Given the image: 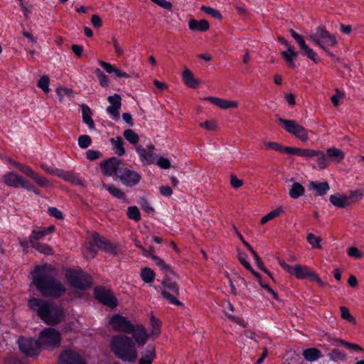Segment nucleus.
Masks as SVG:
<instances>
[{
    "instance_id": "49530a36",
    "label": "nucleus",
    "mask_w": 364,
    "mask_h": 364,
    "mask_svg": "<svg viewBox=\"0 0 364 364\" xmlns=\"http://www.w3.org/2000/svg\"><path fill=\"white\" fill-rule=\"evenodd\" d=\"M328 355L331 360L336 362L343 361L346 358V354L338 349H333Z\"/></svg>"
},
{
    "instance_id": "4468645a",
    "label": "nucleus",
    "mask_w": 364,
    "mask_h": 364,
    "mask_svg": "<svg viewBox=\"0 0 364 364\" xmlns=\"http://www.w3.org/2000/svg\"><path fill=\"white\" fill-rule=\"evenodd\" d=\"M95 297L100 302L108 306L110 308H115L117 306V299L112 292L104 287H97L94 291Z\"/></svg>"
},
{
    "instance_id": "a19ab883",
    "label": "nucleus",
    "mask_w": 364,
    "mask_h": 364,
    "mask_svg": "<svg viewBox=\"0 0 364 364\" xmlns=\"http://www.w3.org/2000/svg\"><path fill=\"white\" fill-rule=\"evenodd\" d=\"M127 215L129 219L133 220L135 222H139L141 220V213L139 209L136 206H129L127 210Z\"/></svg>"
},
{
    "instance_id": "c03bdc74",
    "label": "nucleus",
    "mask_w": 364,
    "mask_h": 364,
    "mask_svg": "<svg viewBox=\"0 0 364 364\" xmlns=\"http://www.w3.org/2000/svg\"><path fill=\"white\" fill-rule=\"evenodd\" d=\"M151 323L153 328L151 331V335L154 336H158L161 333V321L154 317V316L151 315L150 316Z\"/></svg>"
},
{
    "instance_id": "a18cd8bd",
    "label": "nucleus",
    "mask_w": 364,
    "mask_h": 364,
    "mask_svg": "<svg viewBox=\"0 0 364 364\" xmlns=\"http://www.w3.org/2000/svg\"><path fill=\"white\" fill-rule=\"evenodd\" d=\"M340 310H341V316L343 319H344L350 323H352L353 324L356 323L355 318L351 315L349 309L346 306H341Z\"/></svg>"
},
{
    "instance_id": "a211bd4d",
    "label": "nucleus",
    "mask_w": 364,
    "mask_h": 364,
    "mask_svg": "<svg viewBox=\"0 0 364 364\" xmlns=\"http://www.w3.org/2000/svg\"><path fill=\"white\" fill-rule=\"evenodd\" d=\"M92 240L95 245L100 250L116 254L117 247L109 240L101 237L97 232L92 234Z\"/></svg>"
},
{
    "instance_id": "423d86ee",
    "label": "nucleus",
    "mask_w": 364,
    "mask_h": 364,
    "mask_svg": "<svg viewBox=\"0 0 364 364\" xmlns=\"http://www.w3.org/2000/svg\"><path fill=\"white\" fill-rule=\"evenodd\" d=\"M65 277L69 284L74 288L87 289L91 286L90 277L82 272L68 269L65 272Z\"/></svg>"
},
{
    "instance_id": "393cba45",
    "label": "nucleus",
    "mask_w": 364,
    "mask_h": 364,
    "mask_svg": "<svg viewBox=\"0 0 364 364\" xmlns=\"http://www.w3.org/2000/svg\"><path fill=\"white\" fill-rule=\"evenodd\" d=\"M309 189L316 191V196H323L329 191L330 186L327 181H311L309 183Z\"/></svg>"
},
{
    "instance_id": "f704fd0d",
    "label": "nucleus",
    "mask_w": 364,
    "mask_h": 364,
    "mask_svg": "<svg viewBox=\"0 0 364 364\" xmlns=\"http://www.w3.org/2000/svg\"><path fill=\"white\" fill-rule=\"evenodd\" d=\"M281 55L284 58L289 66L295 68L296 65L294 62V58L297 55V53L294 51L291 46H289L287 51H282Z\"/></svg>"
},
{
    "instance_id": "c756f323",
    "label": "nucleus",
    "mask_w": 364,
    "mask_h": 364,
    "mask_svg": "<svg viewBox=\"0 0 364 364\" xmlns=\"http://www.w3.org/2000/svg\"><path fill=\"white\" fill-rule=\"evenodd\" d=\"M110 143L112 149L117 155L119 156L124 155L125 149L124 147V141L120 136H117L116 137L111 138Z\"/></svg>"
},
{
    "instance_id": "dca6fc26",
    "label": "nucleus",
    "mask_w": 364,
    "mask_h": 364,
    "mask_svg": "<svg viewBox=\"0 0 364 364\" xmlns=\"http://www.w3.org/2000/svg\"><path fill=\"white\" fill-rule=\"evenodd\" d=\"M58 364H87L84 359L77 353L67 350L59 355Z\"/></svg>"
},
{
    "instance_id": "ddd939ff",
    "label": "nucleus",
    "mask_w": 364,
    "mask_h": 364,
    "mask_svg": "<svg viewBox=\"0 0 364 364\" xmlns=\"http://www.w3.org/2000/svg\"><path fill=\"white\" fill-rule=\"evenodd\" d=\"M117 178L124 185L129 187L136 185L141 180L139 173L124 166L118 172Z\"/></svg>"
},
{
    "instance_id": "412c9836",
    "label": "nucleus",
    "mask_w": 364,
    "mask_h": 364,
    "mask_svg": "<svg viewBox=\"0 0 364 364\" xmlns=\"http://www.w3.org/2000/svg\"><path fill=\"white\" fill-rule=\"evenodd\" d=\"M55 230V227L53 225H50L46 228H38L33 230L28 237V241L30 245H33L34 243H38V240L42 239L46 235L52 233Z\"/></svg>"
},
{
    "instance_id": "864d4df0",
    "label": "nucleus",
    "mask_w": 364,
    "mask_h": 364,
    "mask_svg": "<svg viewBox=\"0 0 364 364\" xmlns=\"http://www.w3.org/2000/svg\"><path fill=\"white\" fill-rule=\"evenodd\" d=\"M200 127L208 131H214L218 128V124L215 120L210 119L200 123Z\"/></svg>"
},
{
    "instance_id": "2eb2a0df",
    "label": "nucleus",
    "mask_w": 364,
    "mask_h": 364,
    "mask_svg": "<svg viewBox=\"0 0 364 364\" xmlns=\"http://www.w3.org/2000/svg\"><path fill=\"white\" fill-rule=\"evenodd\" d=\"M3 182L10 187L23 188H29L30 186H27V180L22 176L16 174L13 171H10L3 176Z\"/></svg>"
},
{
    "instance_id": "c9c22d12",
    "label": "nucleus",
    "mask_w": 364,
    "mask_h": 364,
    "mask_svg": "<svg viewBox=\"0 0 364 364\" xmlns=\"http://www.w3.org/2000/svg\"><path fill=\"white\" fill-rule=\"evenodd\" d=\"M308 149H300L290 146H282L281 153L295 154L306 159Z\"/></svg>"
},
{
    "instance_id": "13d9d810",
    "label": "nucleus",
    "mask_w": 364,
    "mask_h": 364,
    "mask_svg": "<svg viewBox=\"0 0 364 364\" xmlns=\"http://www.w3.org/2000/svg\"><path fill=\"white\" fill-rule=\"evenodd\" d=\"M153 3L156 4L159 6L171 11L173 9V4L171 2L168 1L166 0H151Z\"/></svg>"
},
{
    "instance_id": "09e8293b",
    "label": "nucleus",
    "mask_w": 364,
    "mask_h": 364,
    "mask_svg": "<svg viewBox=\"0 0 364 364\" xmlns=\"http://www.w3.org/2000/svg\"><path fill=\"white\" fill-rule=\"evenodd\" d=\"M95 73L100 82V85L102 87H107L109 84L108 77L100 68L95 70Z\"/></svg>"
},
{
    "instance_id": "c85d7f7f",
    "label": "nucleus",
    "mask_w": 364,
    "mask_h": 364,
    "mask_svg": "<svg viewBox=\"0 0 364 364\" xmlns=\"http://www.w3.org/2000/svg\"><path fill=\"white\" fill-rule=\"evenodd\" d=\"M122 98L119 95L114 94L113 96L108 97V101L110 105L107 107V110L109 114H118L119 109L121 107Z\"/></svg>"
},
{
    "instance_id": "5701e85b",
    "label": "nucleus",
    "mask_w": 364,
    "mask_h": 364,
    "mask_svg": "<svg viewBox=\"0 0 364 364\" xmlns=\"http://www.w3.org/2000/svg\"><path fill=\"white\" fill-rule=\"evenodd\" d=\"M204 100L209 101L213 105L224 109L231 107H237L238 106V102L237 101L228 100L215 97H205Z\"/></svg>"
},
{
    "instance_id": "bf43d9fd",
    "label": "nucleus",
    "mask_w": 364,
    "mask_h": 364,
    "mask_svg": "<svg viewBox=\"0 0 364 364\" xmlns=\"http://www.w3.org/2000/svg\"><path fill=\"white\" fill-rule=\"evenodd\" d=\"M56 92L60 97V100H62L63 97L65 95L67 96H72L73 94V91L72 89L67 88V87H58L56 90Z\"/></svg>"
},
{
    "instance_id": "0e129e2a",
    "label": "nucleus",
    "mask_w": 364,
    "mask_h": 364,
    "mask_svg": "<svg viewBox=\"0 0 364 364\" xmlns=\"http://www.w3.org/2000/svg\"><path fill=\"white\" fill-rule=\"evenodd\" d=\"M230 183L232 188L235 189L240 188L244 183L242 180L237 178L234 174L230 176Z\"/></svg>"
},
{
    "instance_id": "9d476101",
    "label": "nucleus",
    "mask_w": 364,
    "mask_h": 364,
    "mask_svg": "<svg viewBox=\"0 0 364 364\" xmlns=\"http://www.w3.org/2000/svg\"><path fill=\"white\" fill-rule=\"evenodd\" d=\"M278 121L287 132L294 135L302 141H306L309 139L306 130L294 120H288L278 118Z\"/></svg>"
},
{
    "instance_id": "5fc2aeb1",
    "label": "nucleus",
    "mask_w": 364,
    "mask_h": 364,
    "mask_svg": "<svg viewBox=\"0 0 364 364\" xmlns=\"http://www.w3.org/2000/svg\"><path fill=\"white\" fill-rule=\"evenodd\" d=\"M347 254L350 257L355 259H361L363 255V252L356 247H349L347 250Z\"/></svg>"
},
{
    "instance_id": "aec40b11",
    "label": "nucleus",
    "mask_w": 364,
    "mask_h": 364,
    "mask_svg": "<svg viewBox=\"0 0 364 364\" xmlns=\"http://www.w3.org/2000/svg\"><path fill=\"white\" fill-rule=\"evenodd\" d=\"M317 158L318 167L320 169H325L329 166V161L327 154L320 150L308 149L306 159Z\"/></svg>"
},
{
    "instance_id": "ea45409f",
    "label": "nucleus",
    "mask_w": 364,
    "mask_h": 364,
    "mask_svg": "<svg viewBox=\"0 0 364 364\" xmlns=\"http://www.w3.org/2000/svg\"><path fill=\"white\" fill-rule=\"evenodd\" d=\"M140 276L144 282L150 283L154 281L155 273L149 267H144L141 269Z\"/></svg>"
},
{
    "instance_id": "f8f14e48",
    "label": "nucleus",
    "mask_w": 364,
    "mask_h": 364,
    "mask_svg": "<svg viewBox=\"0 0 364 364\" xmlns=\"http://www.w3.org/2000/svg\"><path fill=\"white\" fill-rule=\"evenodd\" d=\"M123 166L121 161L116 157H112L100 163L102 172L105 176L115 175L118 177V172L122 171Z\"/></svg>"
},
{
    "instance_id": "9b49d317",
    "label": "nucleus",
    "mask_w": 364,
    "mask_h": 364,
    "mask_svg": "<svg viewBox=\"0 0 364 364\" xmlns=\"http://www.w3.org/2000/svg\"><path fill=\"white\" fill-rule=\"evenodd\" d=\"M14 166L18 168L21 172L32 178L41 187H50L52 184L45 177L40 176L38 173L34 171L31 167L20 164L18 162H14Z\"/></svg>"
},
{
    "instance_id": "4c0bfd02",
    "label": "nucleus",
    "mask_w": 364,
    "mask_h": 364,
    "mask_svg": "<svg viewBox=\"0 0 364 364\" xmlns=\"http://www.w3.org/2000/svg\"><path fill=\"white\" fill-rule=\"evenodd\" d=\"M107 191L114 198L121 199L124 201L127 200V197L124 193L114 185H109L107 187Z\"/></svg>"
},
{
    "instance_id": "20e7f679",
    "label": "nucleus",
    "mask_w": 364,
    "mask_h": 364,
    "mask_svg": "<svg viewBox=\"0 0 364 364\" xmlns=\"http://www.w3.org/2000/svg\"><path fill=\"white\" fill-rule=\"evenodd\" d=\"M38 340L42 348L51 350L60 346L61 335L54 328H46L41 332Z\"/></svg>"
},
{
    "instance_id": "0eeeda50",
    "label": "nucleus",
    "mask_w": 364,
    "mask_h": 364,
    "mask_svg": "<svg viewBox=\"0 0 364 364\" xmlns=\"http://www.w3.org/2000/svg\"><path fill=\"white\" fill-rule=\"evenodd\" d=\"M307 38L318 45L328 54H330V53L327 51L326 47L323 46V40H326L325 43L331 46H334L337 43L336 37L331 35L323 26L318 27L316 33L313 35H309Z\"/></svg>"
},
{
    "instance_id": "b1692460",
    "label": "nucleus",
    "mask_w": 364,
    "mask_h": 364,
    "mask_svg": "<svg viewBox=\"0 0 364 364\" xmlns=\"http://www.w3.org/2000/svg\"><path fill=\"white\" fill-rule=\"evenodd\" d=\"M188 28L192 31L205 32L209 30L210 24L205 19L197 21L194 18H191L188 21Z\"/></svg>"
},
{
    "instance_id": "72a5a7b5",
    "label": "nucleus",
    "mask_w": 364,
    "mask_h": 364,
    "mask_svg": "<svg viewBox=\"0 0 364 364\" xmlns=\"http://www.w3.org/2000/svg\"><path fill=\"white\" fill-rule=\"evenodd\" d=\"M303 356L307 361L313 362L321 357V352L318 348H310L303 351Z\"/></svg>"
},
{
    "instance_id": "e2e57ef3",
    "label": "nucleus",
    "mask_w": 364,
    "mask_h": 364,
    "mask_svg": "<svg viewBox=\"0 0 364 364\" xmlns=\"http://www.w3.org/2000/svg\"><path fill=\"white\" fill-rule=\"evenodd\" d=\"M303 50L307 57L312 60L315 63H318L319 62V59L316 58V53L308 46Z\"/></svg>"
},
{
    "instance_id": "3c124183",
    "label": "nucleus",
    "mask_w": 364,
    "mask_h": 364,
    "mask_svg": "<svg viewBox=\"0 0 364 364\" xmlns=\"http://www.w3.org/2000/svg\"><path fill=\"white\" fill-rule=\"evenodd\" d=\"M92 139L88 135H81L78 138V145L82 149H86L90 146Z\"/></svg>"
},
{
    "instance_id": "774afa93",
    "label": "nucleus",
    "mask_w": 364,
    "mask_h": 364,
    "mask_svg": "<svg viewBox=\"0 0 364 364\" xmlns=\"http://www.w3.org/2000/svg\"><path fill=\"white\" fill-rule=\"evenodd\" d=\"M157 165L164 169L169 168L171 167V163L167 158L159 157L157 160Z\"/></svg>"
},
{
    "instance_id": "e433bc0d",
    "label": "nucleus",
    "mask_w": 364,
    "mask_h": 364,
    "mask_svg": "<svg viewBox=\"0 0 364 364\" xmlns=\"http://www.w3.org/2000/svg\"><path fill=\"white\" fill-rule=\"evenodd\" d=\"M284 210L282 207L277 208V209L271 211L270 213L265 215L260 220V223L262 225H264L267 222L274 219L277 217H279L282 213H283Z\"/></svg>"
},
{
    "instance_id": "7ed1b4c3",
    "label": "nucleus",
    "mask_w": 364,
    "mask_h": 364,
    "mask_svg": "<svg viewBox=\"0 0 364 364\" xmlns=\"http://www.w3.org/2000/svg\"><path fill=\"white\" fill-rule=\"evenodd\" d=\"M109 346L114 355L124 362L133 363L138 357L135 343L128 336H114L111 338Z\"/></svg>"
},
{
    "instance_id": "f3484780",
    "label": "nucleus",
    "mask_w": 364,
    "mask_h": 364,
    "mask_svg": "<svg viewBox=\"0 0 364 364\" xmlns=\"http://www.w3.org/2000/svg\"><path fill=\"white\" fill-rule=\"evenodd\" d=\"M135 149L139 156L140 160L144 165L151 164L154 161V146L149 144L147 149H144L141 145H136Z\"/></svg>"
},
{
    "instance_id": "6e6552de",
    "label": "nucleus",
    "mask_w": 364,
    "mask_h": 364,
    "mask_svg": "<svg viewBox=\"0 0 364 364\" xmlns=\"http://www.w3.org/2000/svg\"><path fill=\"white\" fill-rule=\"evenodd\" d=\"M109 325L111 328L119 333H132L134 324L125 316L116 314L109 319Z\"/></svg>"
},
{
    "instance_id": "1a4fd4ad",
    "label": "nucleus",
    "mask_w": 364,
    "mask_h": 364,
    "mask_svg": "<svg viewBox=\"0 0 364 364\" xmlns=\"http://www.w3.org/2000/svg\"><path fill=\"white\" fill-rule=\"evenodd\" d=\"M18 344L20 350L28 357L37 356L41 348L39 340L31 338L21 337Z\"/></svg>"
},
{
    "instance_id": "bb28decb",
    "label": "nucleus",
    "mask_w": 364,
    "mask_h": 364,
    "mask_svg": "<svg viewBox=\"0 0 364 364\" xmlns=\"http://www.w3.org/2000/svg\"><path fill=\"white\" fill-rule=\"evenodd\" d=\"M99 64L107 71V73L109 74L114 73L118 77H130V75L128 73L123 72L109 63L100 60Z\"/></svg>"
},
{
    "instance_id": "37998d69",
    "label": "nucleus",
    "mask_w": 364,
    "mask_h": 364,
    "mask_svg": "<svg viewBox=\"0 0 364 364\" xmlns=\"http://www.w3.org/2000/svg\"><path fill=\"white\" fill-rule=\"evenodd\" d=\"M306 240L308 242L314 247L317 249H321L322 247L321 245V238L315 235L313 233H309L306 237Z\"/></svg>"
},
{
    "instance_id": "8fccbe9b",
    "label": "nucleus",
    "mask_w": 364,
    "mask_h": 364,
    "mask_svg": "<svg viewBox=\"0 0 364 364\" xmlns=\"http://www.w3.org/2000/svg\"><path fill=\"white\" fill-rule=\"evenodd\" d=\"M200 9L203 12L212 16L214 18H216L220 20L222 18V14L220 13V11L218 10H215L211 7L206 6H202L200 7Z\"/></svg>"
},
{
    "instance_id": "052dcab7",
    "label": "nucleus",
    "mask_w": 364,
    "mask_h": 364,
    "mask_svg": "<svg viewBox=\"0 0 364 364\" xmlns=\"http://www.w3.org/2000/svg\"><path fill=\"white\" fill-rule=\"evenodd\" d=\"M48 213L53 218L63 220L64 218L63 213L55 207H50L48 209Z\"/></svg>"
},
{
    "instance_id": "4be33fe9",
    "label": "nucleus",
    "mask_w": 364,
    "mask_h": 364,
    "mask_svg": "<svg viewBox=\"0 0 364 364\" xmlns=\"http://www.w3.org/2000/svg\"><path fill=\"white\" fill-rule=\"evenodd\" d=\"M329 200L334 206L339 208H345L351 205L349 197L339 193L330 196Z\"/></svg>"
},
{
    "instance_id": "2f4dec72",
    "label": "nucleus",
    "mask_w": 364,
    "mask_h": 364,
    "mask_svg": "<svg viewBox=\"0 0 364 364\" xmlns=\"http://www.w3.org/2000/svg\"><path fill=\"white\" fill-rule=\"evenodd\" d=\"M326 154L329 160H332L337 163L341 162L345 157L344 152L336 147L329 148L326 150Z\"/></svg>"
},
{
    "instance_id": "58836bf2",
    "label": "nucleus",
    "mask_w": 364,
    "mask_h": 364,
    "mask_svg": "<svg viewBox=\"0 0 364 364\" xmlns=\"http://www.w3.org/2000/svg\"><path fill=\"white\" fill-rule=\"evenodd\" d=\"M33 248L36 250L38 252L46 255H51L53 254V250L51 248L50 246H49L47 244H42V243H34L33 245H31Z\"/></svg>"
},
{
    "instance_id": "6e6d98bb",
    "label": "nucleus",
    "mask_w": 364,
    "mask_h": 364,
    "mask_svg": "<svg viewBox=\"0 0 364 364\" xmlns=\"http://www.w3.org/2000/svg\"><path fill=\"white\" fill-rule=\"evenodd\" d=\"M336 94L331 97V101L335 107L339 104V100L345 97V93L338 88L335 90Z\"/></svg>"
},
{
    "instance_id": "338daca9",
    "label": "nucleus",
    "mask_w": 364,
    "mask_h": 364,
    "mask_svg": "<svg viewBox=\"0 0 364 364\" xmlns=\"http://www.w3.org/2000/svg\"><path fill=\"white\" fill-rule=\"evenodd\" d=\"M349 200H350L351 198H355L357 200H361L363 197L364 196V190L358 189L355 191H350L349 196Z\"/></svg>"
},
{
    "instance_id": "de8ad7c7",
    "label": "nucleus",
    "mask_w": 364,
    "mask_h": 364,
    "mask_svg": "<svg viewBox=\"0 0 364 364\" xmlns=\"http://www.w3.org/2000/svg\"><path fill=\"white\" fill-rule=\"evenodd\" d=\"M49 77L47 75H43L38 80L37 85L45 93H48L49 92Z\"/></svg>"
},
{
    "instance_id": "39448f33",
    "label": "nucleus",
    "mask_w": 364,
    "mask_h": 364,
    "mask_svg": "<svg viewBox=\"0 0 364 364\" xmlns=\"http://www.w3.org/2000/svg\"><path fill=\"white\" fill-rule=\"evenodd\" d=\"M161 289V296L170 304L183 306V303L177 299L179 295V287L176 282L171 281L168 278L166 279L163 281Z\"/></svg>"
},
{
    "instance_id": "a878e982",
    "label": "nucleus",
    "mask_w": 364,
    "mask_h": 364,
    "mask_svg": "<svg viewBox=\"0 0 364 364\" xmlns=\"http://www.w3.org/2000/svg\"><path fill=\"white\" fill-rule=\"evenodd\" d=\"M182 77L185 84L191 88H197L199 85V80L194 77L193 73L188 68H185L182 72Z\"/></svg>"
},
{
    "instance_id": "f03ea898",
    "label": "nucleus",
    "mask_w": 364,
    "mask_h": 364,
    "mask_svg": "<svg viewBox=\"0 0 364 364\" xmlns=\"http://www.w3.org/2000/svg\"><path fill=\"white\" fill-rule=\"evenodd\" d=\"M28 305L43 321L49 325L58 323L63 316V309L60 306L53 305L41 299L31 298Z\"/></svg>"
},
{
    "instance_id": "cd10ccee",
    "label": "nucleus",
    "mask_w": 364,
    "mask_h": 364,
    "mask_svg": "<svg viewBox=\"0 0 364 364\" xmlns=\"http://www.w3.org/2000/svg\"><path fill=\"white\" fill-rule=\"evenodd\" d=\"M156 357L155 348L153 346H149L139 360L138 364H152Z\"/></svg>"
},
{
    "instance_id": "473e14b6",
    "label": "nucleus",
    "mask_w": 364,
    "mask_h": 364,
    "mask_svg": "<svg viewBox=\"0 0 364 364\" xmlns=\"http://www.w3.org/2000/svg\"><path fill=\"white\" fill-rule=\"evenodd\" d=\"M305 193L304 187L299 183H294L289 189V195L293 199H297L304 196Z\"/></svg>"
},
{
    "instance_id": "69168bd1",
    "label": "nucleus",
    "mask_w": 364,
    "mask_h": 364,
    "mask_svg": "<svg viewBox=\"0 0 364 364\" xmlns=\"http://www.w3.org/2000/svg\"><path fill=\"white\" fill-rule=\"evenodd\" d=\"M4 364H27L23 360L17 358L15 356L9 355L4 358Z\"/></svg>"
},
{
    "instance_id": "603ef678",
    "label": "nucleus",
    "mask_w": 364,
    "mask_h": 364,
    "mask_svg": "<svg viewBox=\"0 0 364 364\" xmlns=\"http://www.w3.org/2000/svg\"><path fill=\"white\" fill-rule=\"evenodd\" d=\"M307 278H309L312 282L318 283L319 286L323 288L328 286L326 283H325L321 279L319 276L315 272H313L311 270H310L309 275L307 276Z\"/></svg>"
},
{
    "instance_id": "79ce46f5",
    "label": "nucleus",
    "mask_w": 364,
    "mask_h": 364,
    "mask_svg": "<svg viewBox=\"0 0 364 364\" xmlns=\"http://www.w3.org/2000/svg\"><path fill=\"white\" fill-rule=\"evenodd\" d=\"M124 137L132 144H137L139 137L137 134L132 129H126L123 133Z\"/></svg>"
},
{
    "instance_id": "4d7b16f0",
    "label": "nucleus",
    "mask_w": 364,
    "mask_h": 364,
    "mask_svg": "<svg viewBox=\"0 0 364 364\" xmlns=\"http://www.w3.org/2000/svg\"><path fill=\"white\" fill-rule=\"evenodd\" d=\"M97 254L95 247L91 245L83 250V255L87 259H93Z\"/></svg>"
},
{
    "instance_id": "680f3d73",
    "label": "nucleus",
    "mask_w": 364,
    "mask_h": 364,
    "mask_svg": "<svg viewBox=\"0 0 364 364\" xmlns=\"http://www.w3.org/2000/svg\"><path fill=\"white\" fill-rule=\"evenodd\" d=\"M140 205L142 209L148 213H152L154 211V209L151 207L149 200L145 198L141 199Z\"/></svg>"
},
{
    "instance_id": "6ab92c4d",
    "label": "nucleus",
    "mask_w": 364,
    "mask_h": 364,
    "mask_svg": "<svg viewBox=\"0 0 364 364\" xmlns=\"http://www.w3.org/2000/svg\"><path fill=\"white\" fill-rule=\"evenodd\" d=\"M133 338H132L135 345L137 344L139 346H144L149 338V334L146 331L144 326L141 324L134 325L133 329Z\"/></svg>"
},
{
    "instance_id": "7c9ffc66",
    "label": "nucleus",
    "mask_w": 364,
    "mask_h": 364,
    "mask_svg": "<svg viewBox=\"0 0 364 364\" xmlns=\"http://www.w3.org/2000/svg\"><path fill=\"white\" fill-rule=\"evenodd\" d=\"M310 270L306 266L296 264L292 267L290 274L294 275L299 279H303L307 278Z\"/></svg>"
},
{
    "instance_id": "f257e3e1",
    "label": "nucleus",
    "mask_w": 364,
    "mask_h": 364,
    "mask_svg": "<svg viewBox=\"0 0 364 364\" xmlns=\"http://www.w3.org/2000/svg\"><path fill=\"white\" fill-rule=\"evenodd\" d=\"M33 283L46 297L58 298L63 295L66 291L63 284L55 278L54 269L48 264L35 268Z\"/></svg>"
}]
</instances>
